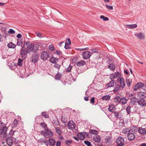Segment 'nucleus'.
Masks as SVG:
<instances>
[{
	"label": "nucleus",
	"instance_id": "nucleus-43",
	"mask_svg": "<svg viewBox=\"0 0 146 146\" xmlns=\"http://www.w3.org/2000/svg\"><path fill=\"white\" fill-rule=\"evenodd\" d=\"M120 98L118 96H116L114 98V101L116 103H119Z\"/></svg>",
	"mask_w": 146,
	"mask_h": 146
},
{
	"label": "nucleus",
	"instance_id": "nucleus-23",
	"mask_svg": "<svg viewBox=\"0 0 146 146\" xmlns=\"http://www.w3.org/2000/svg\"><path fill=\"white\" fill-rule=\"evenodd\" d=\"M116 84L114 80H111L110 83L107 84V85L108 87H111L115 86Z\"/></svg>",
	"mask_w": 146,
	"mask_h": 146
},
{
	"label": "nucleus",
	"instance_id": "nucleus-62",
	"mask_svg": "<svg viewBox=\"0 0 146 146\" xmlns=\"http://www.w3.org/2000/svg\"><path fill=\"white\" fill-rule=\"evenodd\" d=\"M83 132V134H84L85 137H88V132Z\"/></svg>",
	"mask_w": 146,
	"mask_h": 146
},
{
	"label": "nucleus",
	"instance_id": "nucleus-36",
	"mask_svg": "<svg viewBox=\"0 0 146 146\" xmlns=\"http://www.w3.org/2000/svg\"><path fill=\"white\" fill-rule=\"evenodd\" d=\"M8 47L10 48H15L16 46L15 44L11 42L8 44H7Z\"/></svg>",
	"mask_w": 146,
	"mask_h": 146
},
{
	"label": "nucleus",
	"instance_id": "nucleus-20",
	"mask_svg": "<svg viewBox=\"0 0 146 146\" xmlns=\"http://www.w3.org/2000/svg\"><path fill=\"white\" fill-rule=\"evenodd\" d=\"M130 100L131 103L133 105L136 104L137 103H138V98L135 97L131 98Z\"/></svg>",
	"mask_w": 146,
	"mask_h": 146
},
{
	"label": "nucleus",
	"instance_id": "nucleus-9",
	"mask_svg": "<svg viewBox=\"0 0 146 146\" xmlns=\"http://www.w3.org/2000/svg\"><path fill=\"white\" fill-rule=\"evenodd\" d=\"M137 96L138 98L141 99H144L146 98V93L140 92L137 94Z\"/></svg>",
	"mask_w": 146,
	"mask_h": 146
},
{
	"label": "nucleus",
	"instance_id": "nucleus-53",
	"mask_svg": "<svg viewBox=\"0 0 146 146\" xmlns=\"http://www.w3.org/2000/svg\"><path fill=\"white\" fill-rule=\"evenodd\" d=\"M130 109L131 108L129 106H127L126 109V111L128 114H129L131 113Z\"/></svg>",
	"mask_w": 146,
	"mask_h": 146
},
{
	"label": "nucleus",
	"instance_id": "nucleus-1",
	"mask_svg": "<svg viewBox=\"0 0 146 146\" xmlns=\"http://www.w3.org/2000/svg\"><path fill=\"white\" fill-rule=\"evenodd\" d=\"M39 45L37 44H29L27 47L26 51L27 53H30L31 51L36 52L38 50Z\"/></svg>",
	"mask_w": 146,
	"mask_h": 146
},
{
	"label": "nucleus",
	"instance_id": "nucleus-22",
	"mask_svg": "<svg viewBox=\"0 0 146 146\" xmlns=\"http://www.w3.org/2000/svg\"><path fill=\"white\" fill-rule=\"evenodd\" d=\"M127 102V100L126 98L124 97L122 98L121 99L120 98L119 103L122 105H123L126 103Z\"/></svg>",
	"mask_w": 146,
	"mask_h": 146
},
{
	"label": "nucleus",
	"instance_id": "nucleus-34",
	"mask_svg": "<svg viewBox=\"0 0 146 146\" xmlns=\"http://www.w3.org/2000/svg\"><path fill=\"white\" fill-rule=\"evenodd\" d=\"M56 133L58 134L59 135H62V132L60 129L59 127H55Z\"/></svg>",
	"mask_w": 146,
	"mask_h": 146
},
{
	"label": "nucleus",
	"instance_id": "nucleus-19",
	"mask_svg": "<svg viewBox=\"0 0 146 146\" xmlns=\"http://www.w3.org/2000/svg\"><path fill=\"white\" fill-rule=\"evenodd\" d=\"M38 142L39 143H45L46 145L48 146L47 144L48 143V141H46L44 138H41L38 139Z\"/></svg>",
	"mask_w": 146,
	"mask_h": 146
},
{
	"label": "nucleus",
	"instance_id": "nucleus-32",
	"mask_svg": "<svg viewBox=\"0 0 146 146\" xmlns=\"http://www.w3.org/2000/svg\"><path fill=\"white\" fill-rule=\"evenodd\" d=\"M108 68L112 71H113L115 68V66L113 64H111L108 66Z\"/></svg>",
	"mask_w": 146,
	"mask_h": 146
},
{
	"label": "nucleus",
	"instance_id": "nucleus-13",
	"mask_svg": "<svg viewBox=\"0 0 146 146\" xmlns=\"http://www.w3.org/2000/svg\"><path fill=\"white\" fill-rule=\"evenodd\" d=\"M138 104L141 107H144L146 105V102L143 99L138 100Z\"/></svg>",
	"mask_w": 146,
	"mask_h": 146
},
{
	"label": "nucleus",
	"instance_id": "nucleus-28",
	"mask_svg": "<svg viewBox=\"0 0 146 146\" xmlns=\"http://www.w3.org/2000/svg\"><path fill=\"white\" fill-rule=\"evenodd\" d=\"M48 141L49 142L50 145L53 146L55 145L56 141L54 139L50 138Z\"/></svg>",
	"mask_w": 146,
	"mask_h": 146
},
{
	"label": "nucleus",
	"instance_id": "nucleus-21",
	"mask_svg": "<svg viewBox=\"0 0 146 146\" xmlns=\"http://www.w3.org/2000/svg\"><path fill=\"white\" fill-rule=\"evenodd\" d=\"M116 108L115 105L111 104L109 105L108 110L110 111L113 112V111L115 110Z\"/></svg>",
	"mask_w": 146,
	"mask_h": 146
},
{
	"label": "nucleus",
	"instance_id": "nucleus-17",
	"mask_svg": "<svg viewBox=\"0 0 146 146\" xmlns=\"http://www.w3.org/2000/svg\"><path fill=\"white\" fill-rule=\"evenodd\" d=\"M119 73L117 72L114 74H112L110 76V78L111 79H114L117 78L119 76Z\"/></svg>",
	"mask_w": 146,
	"mask_h": 146
},
{
	"label": "nucleus",
	"instance_id": "nucleus-27",
	"mask_svg": "<svg viewBox=\"0 0 146 146\" xmlns=\"http://www.w3.org/2000/svg\"><path fill=\"white\" fill-rule=\"evenodd\" d=\"M86 62L84 60H81L77 62L76 64L78 66H81L85 65Z\"/></svg>",
	"mask_w": 146,
	"mask_h": 146
},
{
	"label": "nucleus",
	"instance_id": "nucleus-6",
	"mask_svg": "<svg viewBox=\"0 0 146 146\" xmlns=\"http://www.w3.org/2000/svg\"><path fill=\"white\" fill-rule=\"evenodd\" d=\"M135 137L134 133L130 131L127 135V138L129 141H132L133 140Z\"/></svg>",
	"mask_w": 146,
	"mask_h": 146
},
{
	"label": "nucleus",
	"instance_id": "nucleus-49",
	"mask_svg": "<svg viewBox=\"0 0 146 146\" xmlns=\"http://www.w3.org/2000/svg\"><path fill=\"white\" fill-rule=\"evenodd\" d=\"M72 68V66L70 65L66 69V71L67 72H69L71 71Z\"/></svg>",
	"mask_w": 146,
	"mask_h": 146
},
{
	"label": "nucleus",
	"instance_id": "nucleus-57",
	"mask_svg": "<svg viewBox=\"0 0 146 146\" xmlns=\"http://www.w3.org/2000/svg\"><path fill=\"white\" fill-rule=\"evenodd\" d=\"M72 143V141L71 140H68L66 141V144L68 145V146H70V145H69V144H71Z\"/></svg>",
	"mask_w": 146,
	"mask_h": 146
},
{
	"label": "nucleus",
	"instance_id": "nucleus-12",
	"mask_svg": "<svg viewBox=\"0 0 146 146\" xmlns=\"http://www.w3.org/2000/svg\"><path fill=\"white\" fill-rule=\"evenodd\" d=\"M38 57L37 55L35 54H34L32 55L31 57L30 58V61L31 62H36L38 60Z\"/></svg>",
	"mask_w": 146,
	"mask_h": 146
},
{
	"label": "nucleus",
	"instance_id": "nucleus-8",
	"mask_svg": "<svg viewBox=\"0 0 146 146\" xmlns=\"http://www.w3.org/2000/svg\"><path fill=\"white\" fill-rule=\"evenodd\" d=\"M44 135L45 136L48 137H52L53 135V133L51 130L49 129H46L45 131V132L44 133Z\"/></svg>",
	"mask_w": 146,
	"mask_h": 146
},
{
	"label": "nucleus",
	"instance_id": "nucleus-64",
	"mask_svg": "<svg viewBox=\"0 0 146 146\" xmlns=\"http://www.w3.org/2000/svg\"><path fill=\"white\" fill-rule=\"evenodd\" d=\"M61 144V142L60 141H57L56 142V146H60Z\"/></svg>",
	"mask_w": 146,
	"mask_h": 146
},
{
	"label": "nucleus",
	"instance_id": "nucleus-40",
	"mask_svg": "<svg viewBox=\"0 0 146 146\" xmlns=\"http://www.w3.org/2000/svg\"><path fill=\"white\" fill-rule=\"evenodd\" d=\"M18 121L17 119H15L13 122L12 126L13 127H16L18 124Z\"/></svg>",
	"mask_w": 146,
	"mask_h": 146
},
{
	"label": "nucleus",
	"instance_id": "nucleus-14",
	"mask_svg": "<svg viewBox=\"0 0 146 146\" xmlns=\"http://www.w3.org/2000/svg\"><path fill=\"white\" fill-rule=\"evenodd\" d=\"M27 53L26 51H25V50L23 49L21 50L20 55L21 56L22 58L23 59H25L26 58L27 54Z\"/></svg>",
	"mask_w": 146,
	"mask_h": 146
},
{
	"label": "nucleus",
	"instance_id": "nucleus-61",
	"mask_svg": "<svg viewBox=\"0 0 146 146\" xmlns=\"http://www.w3.org/2000/svg\"><path fill=\"white\" fill-rule=\"evenodd\" d=\"M66 43H68L69 45L71 44V42L70 39L69 38H67Z\"/></svg>",
	"mask_w": 146,
	"mask_h": 146
},
{
	"label": "nucleus",
	"instance_id": "nucleus-29",
	"mask_svg": "<svg viewBox=\"0 0 146 146\" xmlns=\"http://www.w3.org/2000/svg\"><path fill=\"white\" fill-rule=\"evenodd\" d=\"M130 132V129L129 128H126L122 130V132L124 134H128V133Z\"/></svg>",
	"mask_w": 146,
	"mask_h": 146
},
{
	"label": "nucleus",
	"instance_id": "nucleus-11",
	"mask_svg": "<svg viewBox=\"0 0 146 146\" xmlns=\"http://www.w3.org/2000/svg\"><path fill=\"white\" fill-rule=\"evenodd\" d=\"M143 86V83L141 82H139L137 84H136L133 88V90L134 91H135L139 89L140 88H142V86Z\"/></svg>",
	"mask_w": 146,
	"mask_h": 146
},
{
	"label": "nucleus",
	"instance_id": "nucleus-55",
	"mask_svg": "<svg viewBox=\"0 0 146 146\" xmlns=\"http://www.w3.org/2000/svg\"><path fill=\"white\" fill-rule=\"evenodd\" d=\"M49 48L51 51H53L54 50V46L52 45H50L49 46Z\"/></svg>",
	"mask_w": 146,
	"mask_h": 146
},
{
	"label": "nucleus",
	"instance_id": "nucleus-2",
	"mask_svg": "<svg viewBox=\"0 0 146 146\" xmlns=\"http://www.w3.org/2000/svg\"><path fill=\"white\" fill-rule=\"evenodd\" d=\"M115 141L117 144L116 146H123L124 145V139L122 137L120 136L117 137Z\"/></svg>",
	"mask_w": 146,
	"mask_h": 146
},
{
	"label": "nucleus",
	"instance_id": "nucleus-46",
	"mask_svg": "<svg viewBox=\"0 0 146 146\" xmlns=\"http://www.w3.org/2000/svg\"><path fill=\"white\" fill-rule=\"evenodd\" d=\"M23 41L21 40H18L17 42V45L22 46V45Z\"/></svg>",
	"mask_w": 146,
	"mask_h": 146
},
{
	"label": "nucleus",
	"instance_id": "nucleus-54",
	"mask_svg": "<svg viewBox=\"0 0 146 146\" xmlns=\"http://www.w3.org/2000/svg\"><path fill=\"white\" fill-rule=\"evenodd\" d=\"M15 132V131H13L12 130H11L10 131L9 135V137H12L13 135L14 134Z\"/></svg>",
	"mask_w": 146,
	"mask_h": 146
},
{
	"label": "nucleus",
	"instance_id": "nucleus-33",
	"mask_svg": "<svg viewBox=\"0 0 146 146\" xmlns=\"http://www.w3.org/2000/svg\"><path fill=\"white\" fill-rule=\"evenodd\" d=\"M130 131L131 132L134 133H135L138 130L137 128L135 126H133L132 127L131 129H130Z\"/></svg>",
	"mask_w": 146,
	"mask_h": 146
},
{
	"label": "nucleus",
	"instance_id": "nucleus-30",
	"mask_svg": "<svg viewBox=\"0 0 146 146\" xmlns=\"http://www.w3.org/2000/svg\"><path fill=\"white\" fill-rule=\"evenodd\" d=\"M120 81L121 84V87L122 88H123L125 86L124 79L121 78L120 79Z\"/></svg>",
	"mask_w": 146,
	"mask_h": 146
},
{
	"label": "nucleus",
	"instance_id": "nucleus-16",
	"mask_svg": "<svg viewBox=\"0 0 146 146\" xmlns=\"http://www.w3.org/2000/svg\"><path fill=\"white\" fill-rule=\"evenodd\" d=\"M13 142L12 137L8 136V138H7L6 140V142L7 144L9 146H11L13 144Z\"/></svg>",
	"mask_w": 146,
	"mask_h": 146
},
{
	"label": "nucleus",
	"instance_id": "nucleus-48",
	"mask_svg": "<svg viewBox=\"0 0 146 146\" xmlns=\"http://www.w3.org/2000/svg\"><path fill=\"white\" fill-rule=\"evenodd\" d=\"M100 18L102 19L104 21H107L109 19L108 18L105 17L103 15H101Z\"/></svg>",
	"mask_w": 146,
	"mask_h": 146
},
{
	"label": "nucleus",
	"instance_id": "nucleus-35",
	"mask_svg": "<svg viewBox=\"0 0 146 146\" xmlns=\"http://www.w3.org/2000/svg\"><path fill=\"white\" fill-rule=\"evenodd\" d=\"M132 80L131 79L127 78L126 79V82L128 87H129L131 86V85L132 83Z\"/></svg>",
	"mask_w": 146,
	"mask_h": 146
},
{
	"label": "nucleus",
	"instance_id": "nucleus-51",
	"mask_svg": "<svg viewBox=\"0 0 146 146\" xmlns=\"http://www.w3.org/2000/svg\"><path fill=\"white\" fill-rule=\"evenodd\" d=\"M61 65L60 64H58L57 63H55V64L54 65V66L55 68H57L58 69L60 68Z\"/></svg>",
	"mask_w": 146,
	"mask_h": 146
},
{
	"label": "nucleus",
	"instance_id": "nucleus-60",
	"mask_svg": "<svg viewBox=\"0 0 146 146\" xmlns=\"http://www.w3.org/2000/svg\"><path fill=\"white\" fill-rule=\"evenodd\" d=\"M133 94L131 93L129 94V96H128L129 98L131 100V98H133L134 97H133Z\"/></svg>",
	"mask_w": 146,
	"mask_h": 146
},
{
	"label": "nucleus",
	"instance_id": "nucleus-39",
	"mask_svg": "<svg viewBox=\"0 0 146 146\" xmlns=\"http://www.w3.org/2000/svg\"><path fill=\"white\" fill-rule=\"evenodd\" d=\"M62 74H61L58 73L55 76V79L56 80H58L60 79V78Z\"/></svg>",
	"mask_w": 146,
	"mask_h": 146
},
{
	"label": "nucleus",
	"instance_id": "nucleus-45",
	"mask_svg": "<svg viewBox=\"0 0 146 146\" xmlns=\"http://www.w3.org/2000/svg\"><path fill=\"white\" fill-rule=\"evenodd\" d=\"M40 125L42 127V128L46 130L47 128V126L44 123H41L40 124Z\"/></svg>",
	"mask_w": 146,
	"mask_h": 146
},
{
	"label": "nucleus",
	"instance_id": "nucleus-3",
	"mask_svg": "<svg viewBox=\"0 0 146 146\" xmlns=\"http://www.w3.org/2000/svg\"><path fill=\"white\" fill-rule=\"evenodd\" d=\"M92 53L89 51H85L82 54L83 58L85 59H87L89 58Z\"/></svg>",
	"mask_w": 146,
	"mask_h": 146
},
{
	"label": "nucleus",
	"instance_id": "nucleus-59",
	"mask_svg": "<svg viewBox=\"0 0 146 146\" xmlns=\"http://www.w3.org/2000/svg\"><path fill=\"white\" fill-rule=\"evenodd\" d=\"M69 44L67 43H65V45L64 46V48L66 49H68L69 48V47L68 46Z\"/></svg>",
	"mask_w": 146,
	"mask_h": 146
},
{
	"label": "nucleus",
	"instance_id": "nucleus-15",
	"mask_svg": "<svg viewBox=\"0 0 146 146\" xmlns=\"http://www.w3.org/2000/svg\"><path fill=\"white\" fill-rule=\"evenodd\" d=\"M7 127L5 126L3 127H1L0 129V133L1 135H5L6 134Z\"/></svg>",
	"mask_w": 146,
	"mask_h": 146
},
{
	"label": "nucleus",
	"instance_id": "nucleus-47",
	"mask_svg": "<svg viewBox=\"0 0 146 146\" xmlns=\"http://www.w3.org/2000/svg\"><path fill=\"white\" fill-rule=\"evenodd\" d=\"M23 60L20 59L19 58L18 60V64L19 66H21L23 64Z\"/></svg>",
	"mask_w": 146,
	"mask_h": 146
},
{
	"label": "nucleus",
	"instance_id": "nucleus-56",
	"mask_svg": "<svg viewBox=\"0 0 146 146\" xmlns=\"http://www.w3.org/2000/svg\"><path fill=\"white\" fill-rule=\"evenodd\" d=\"M8 33L10 34H13L15 33V31L12 29H10Z\"/></svg>",
	"mask_w": 146,
	"mask_h": 146
},
{
	"label": "nucleus",
	"instance_id": "nucleus-24",
	"mask_svg": "<svg viewBox=\"0 0 146 146\" xmlns=\"http://www.w3.org/2000/svg\"><path fill=\"white\" fill-rule=\"evenodd\" d=\"M50 61L52 63L55 64L58 61V58H55L53 56L50 59Z\"/></svg>",
	"mask_w": 146,
	"mask_h": 146
},
{
	"label": "nucleus",
	"instance_id": "nucleus-63",
	"mask_svg": "<svg viewBox=\"0 0 146 146\" xmlns=\"http://www.w3.org/2000/svg\"><path fill=\"white\" fill-rule=\"evenodd\" d=\"M90 103H94V97H92V98L90 100Z\"/></svg>",
	"mask_w": 146,
	"mask_h": 146
},
{
	"label": "nucleus",
	"instance_id": "nucleus-38",
	"mask_svg": "<svg viewBox=\"0 0 146 146\" xmlns=\"http://www.w3.org/2000/svg\"><path fill=\"white\" fill-rule=\"evenodd\" d=\"M41 115L44 117L48 118L49 117L48 114L46 112H42L41 113Z\"/></svg>",
	"mask_w": 146,
	"mask_h": 146
},
{
	"label": "nucleus",
	"instance_id": "nucleus-10",
	"mask_svg": "<svg viewBox=\"0 0 146 146\" xmlns=\"http://www.w3.org/2000/svg\"><path fill=\"white\" fill-rule=\"evenodd\" d=\"M135 35L137 37V38L140 39H143L145 38V35L142 33H136Z\"/></svg>",
	"mask_w": 146,
	"mask_h": 146
},
{
	"label": "nucleus",
	"instance_id": "nucleus-5",
	"mask_svg": "<svg viewBox=\"0 0 146 146\" xmlns=\"http://www.w3.org/2000/svg\"><path fill=\"white\" fill-rule=\"evenodd\" d=\"M114 116L116 118L115 120H117L118 119H121L123 118V115L121 112L115 111L114 112Z\"/></svg>",
	"mask_w": 146,
	"mask_h": 146
},
{
	"label": "nucleus",
	"instance_id": "nucleus-44",
	"mask_svg": "<svg viewBox=\"0 0 146 146\" xmlns=\"http://www.w3.org/2000/svg\"><path fill=\"white\" fill-rule=\"evenodd\" d=\"M36 36L40 38L44 37V36H42V34L40 33H39L38 32H36Z\"/></svg>",
	"mask_w": 146,
	"mask_h": 146
},
{
	"label": "nucleus",
	"instance_id": "nucleus-18",
	"mask_svg": "<svg viewBox=\"0 0 146 146\" xmlns=\"http://www.w3.org/2000/svg\"><path fill=\"white\" fill-rule=\"evenodd\" d=\"M93 139L95 142L99 143L101 140V137L99 135H95Z\"/></svg>",
	"mask_w": 146,
	"mask_h": 146
},
{
	"label": "nucleus",
	"instance_id": "nucleus-37",
	"mask_svg": "<svg viewBox=\"0 0 146 146\" xmlns=\"http://www.w3.org/2000/svg\"><path fill=\"white\" fill-rule=\"evenodd\" d=\"M110 98V96L109 95L103 96L102 98L103 100H107Z\"/></svg>",
	"mask_w": 146,
	"mask_h": 146
},
{
	"label": "nucleus",
	"instance_id": "nucleus-41",
	"mask_svg": "<svg viewBox=\"0 0 146 146\" xmlns=\"http://www.w3.org/2000/svg\"><path fill=\"white\" fill-rule=\"evenodd\" d=\"M90 133L92 134L97 135L98 133V131L95 130H90Z\"/></svg>",
	"mask_w": 146,
	"mask_h": 146
},
{
	"label": "nucleus",
	"instance_id": "nucleus-4",
	"mask_svg": "<svg viewBox=\"0 0 146 146\" xmlns=\"http://www.w3.org/2000/svg\"><path fill=\"white\" fill-rule=\"evenodd\" d=\"M49 54L47 52H43L41 54V58L44 60H46L49 57Z\"/></svg>",
	"mask_w": 146,
	"mask_h": 146
},
{
	"label": "nucleus",
	"instance_id": "nucleus-58",
	"mask_svg": "<svg viewBox=\"0 0 146 146\" xmlns=\"http://www.w3.org/2000/svg\"><path fill=\"white\" fill-rule=\"evenodd\" d=\"M142 88L146 92V84H144L143 83V86H142Z\"/></svg>",
	"mask_w": 146,
	"mask_h": 146
},
{
	"label": "nucleus",
	"instance_id": "nucleus-31",
	"mask_svg": "<svg viewBox=\"0 0 146 146\" xmlns=\"http://www.w3.org/2000/svg\"><path fill=\"white\" fill-rule=\"evenodd\" d=\"M137 25L136 24L132 25H127V27L129 29H133L136 28Z\"/></svg>",
	"mask_w": 146,
	"mask_h": 146
},
{
	"label": "nucleus",
	"instance_id": "nucleus-42",
	"mask_svg": "<svg viewBox=\"0 0 146 146\" xmlns=\"http://www.w3.org/2000/svg\"><path fill=\"white\" fill-rule=\"evenodd\" d=\"M120 87V85L119 84H117L116 86L115 87V88L113 90V91L114 92H117L119 90Z\"/></svg>",
	"mask_w": 146,
	"mask_h": 146
},
{
	"label": "nucleus",
	"instance_id": "nucleus-52",
	"mask_svg": "<svg viewBox=\"0 0 146 146\" xmlns=\"http://www.w3.org/2000/svg\"><path fill=\"white\" fill-rule=\"evenodd\" d=\"M108 10H112L113 9V7L112 6H109L106 4H105Z\"/></svg>",
	"mask_w": 146,
	"mask_h": 146
},
{
	"label": "nucleus",
	"instance_id": "nucleus-26",
	"mask_svg": "<svg viewBox=\"0 0 146 146\" xmlns=\"http://www.w3.org/2000/svg\"><path fill=\"white\" fill-rule=\"evenodd\" d=\"M146 129L141 127H139L138 129L139 132L141 134H145L146 133Z\"/></svg>",
	"mask_w": 146,
	"mask_h": 146
},
{
	"label": "nucleus",
	"instance_id": "nucleus-7",
	"mask_svg": "<svg viewBox=\"0 0 146 146\" xmlns=\"http://www.w3.org/2000/svg\"><path fill=\"white\" fill-rule=\"evenodd\" d=\"M76 125L74 122L72 121H69L68 124V127L70 129H74Z\"/></svg>",
	"mask_w": 146,
	"mask_h": 146
},
{
	"label": "nucleus",
	"instance_id": "nucleus-50",
	"mask_svg": "<svg viewBox=\"0 0 146 146\" xmlns=\"http://www.w3.org/2000/svg\"><path fill=\"white\" fill-rule=\"evenodd\" d=\"M84 143L87 146H92V145L91 144V142L88 141H85Z\"/></svg>",
	"mask_w": 146,
	"mask_h": 146
},
{
	"label": "nucleus",
	"instance_id": "nucleus-25",
	"mask_svg": "<svg viewBox=\"0 0 146 146\" xmlns=\"http://www.w3.org/2000/svg\"><path fill=\"white\" fill-rule=\"evenodd\" d=\"M77 136L79 139L82 140H83L85 138V136L83 134V132H81L77 134Z\"/></svg>",
	"mask_w": 146,
	"mask_h": 146
}]
</instances>
